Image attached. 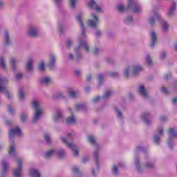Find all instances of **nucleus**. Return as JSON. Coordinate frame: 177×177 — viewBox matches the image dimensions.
<instances>
[{"mask_svg":"<svg viewBox=\"0 0 177 177\" xmlns=\"http://www.w3.org/2000/svg\"><path fill=\"white\" fill-rule=\"evenodd\" d=\"M32 104L33 106V109L35 110V116L33 118V122H37L38 121V119L39 118V115L42 114V111L41 109H39V106L38 105V102L34 101L32 102Z\"/></svg>","mask_w":177,"mask_h":177,"instance_id":"f257e3e1","label":"nucleus"},{"mask_svg":"<svg viewBox=\"0 0 177 177\" xmlns=\"http://www.w3.org/2000/svg\"><path fill=\"white\" fill-rule=\"evenodd\" d=\"M6 84H8L6 79L0 77V92H4V93H6V95L8 96V99H11L12 97L10 96V94H9V92L6 91V86H5Z\"/></svg>","mask_w":177,"mask_h":177,"instance_id":"f03ea898","label":"nucleus"},{"mask_svg":"<svg viewBox=\"0 0 177 177\" xmlns=\"http://www.w3.org/2000/svg\"><path fill=\"white\" fill-rule=\"evenodd\" d=\"M61 140L62 142H63V143H65V145H66V146H68L69 149H71L73 150L75 157H77V156H78V150L76 149L77 147H75L74 144L69 143L68 141H67V140H66V138L64 137L61 138Z\"/></svg>","mask_w":177,"mask_h":177,"instance_id":"7ed1b4c3","label":"nucleus"},{"mask_svg":"<svg viewBox=\"0 0 177 177\" xmlns=\"http://www.w3.org/2000/svg\"><path fill=\"white\" fill-rule=\"evenodd\" d=\"M132 6L134 8L133 10V13H139L140 12V6H139L137 3H133V0H129L127 9H131Z\"/></svg>","mask_w":177,"mask_h":177,"instance_id":"20e7f679","label":"nucleus"},{"mask_svg":"<svg viewBox=\"0 0 177 177\" xmlns=\"http://www.w3.org/2000/svg\"><path fill=\"white\" fill-rule=\"evenodd\" d=\"M18 162V168L15 169L12 171V175L14 177H21V169L23 167V164L21 163V161L20 160H17Z\"/></svg>","mask_w":177,"mask_h":177,"instance_id":"39448f33","label":"nucleus"},{"mask_svg":"<svg viewBox=\"0 0 177 177\" xmlns=\"http://www.w3.org/2000/svg\"><path fill=\"white\" fill-rule=\"evenodd\" d=\"M92 17L95 21L90 19L88 21V24L89 27H92L93 28H96V27H97V23H99V17H97V16H96V15L95 14L92 15Z\"/></svg>","mask_w":177,"mask_h":177,"instance_id":"423d86ee","label":"nucleus"},{"mask_svg":"<svg viewBox=\"0 0 177 177\" xmlns=\"http://www.w3.org/2000/svg\"><path fill=\"white\" fill-rule=\"evenodd\" d=\"M14 136H21V130L19 127L9 131V138H14Z\"/></svg>","mask_w":177,"mask_h":177,"instance_id":"0eeeda50","label":"nucleus"},{"mask_svg":"<svg viewBox=\"0 0 177 177\" xmlns=\"http://www.w3.org/2000/svg\"><path fill=\"white\" fill-rule=\"evenodd\" d=\"M77 21H79L80 26L82 30V37H84L86 30H85V26H84V24L82 23V15L79 14L77 16Z\"/></svg>","mask_w":177,"mask_h":177,"instance_id":"6e6552de","label":"nucleus"},{"mask_svg":"<svg viewBox=\"0 0 177 177\" xmlns=\"http://www.w3.org/2000/svg\"><path fill=\"white\" fill-rule=\"evenodd\" d=\"M88 8H90L91 9H93V8H95V10L96 12H97L99 13V12L102 11V8H100V7H99V6H97L96 4V2H95V1L93 0H91V2L88 3Z\"/></svg>","mask_w":177,"mask_h":177,"instance_id":"1a4fd4ad","label":"nucleus"},{"mask_svg":"<svg viewBox=\"0 0 177 177\" xmlns=\"http://www.w3.org/2000/svg\"><path fill=\"white\" fill-rule=\"evenodd\" d=\"M138 92L143 97H147V93L146 92V88H145V86H143V85H141L140 86Z\"/></svg>","mask_w":177,"mask_h":177,"instance_id":"9d476101","label":"nucleus"},{"mask_svg":"<svg viewBox=\"0 0 177 177\" xmlns=\"http://www.w3.org/2000/svg\"><path fill=\"white\" fill-rule=\"evenodd\" d=\"M151 43L150 44V46L153 47L156 44V41H157V35H156L155 32H152L151 33Z\"/></svg>","mask_w":177,"mask_h":177,"instance_id":"9b49d317","label":"nucleus"},{"mask_svg":"<svg viewBox=\"0 0 177 177\" xmlns=\"http://www.w3.org/2000/svg\"><path fill=\"white\" fill-rule=\"evenodd\" d=\"M142 70H143V68H142V66H134L133 67V75H136L138 74V73H140V71H142Z\"/></svg>","mask_w":177,"mask_h":177,"instance_id":"f8f14e48","label":"nucleus"},{"mask_svg":"<svg viewBox=\"0 0 177 177\" xmlns=\"http://www.w3.org/2000/svg\"><path fill=\"white\" fill-rule=\"evenodd\" d=\"M28 35L31 37L32 38H35V37H38V31L35 29H31L28 31Z\"/></svg>","mask_w":177,"mask_h":177,"instance_id":"ddd939ff","label":"nucleus"},{"mask_svg":"<svg viewBox=\"0 0 177 177\" xmlns=\"http://www.w3.org/2000/svg\"><path fill=\"white\" fill-rule=\"evenodd\" d=\"M30 176L41 177V174L38 172V170H37V169H32L30 170Z\"/></svg>","mask_w":177,"mask_h":177,"instance_id":"4468645a","label":"nucleus"},{"mask_svg":"<svg viewBox=\"0 0 177 177\" xmlns=\"http://www.w3.org/2000/svg\"><path fill=\"white\" fill-rule=\"evenodd\" d=\"M55 153V151L54 149H50L45 153L44 157L45 158H49V157H52Z\"/></svg>","mask_w":177,"mask_h":177,"instance_id":"2eb2a0df","label":"nucleus"},{"mask_svg":"<svg viewBox=\"0 0 177 177\" xmlns=\"http://www.w3.org/2000/svg\"><path fill=\"white\" fill-rule=\"evenodd\" d=\"M76 120L74 118V115H72L71 117H69L66 119V124H75Z\"/></svg>","mask_w":177,"mask_h":177,"instance_id":"dca6fc26","label":"nucleus"},{"mask_svg":"<svg viewBox=\"0 0 177 177\" xmlns=\"http://www.w3.org/2000/svg\"><path fill=\"white\" fill-rule=\"evenodd\" d=\"M26 70L28 71H31L32 70V60L29 59L26 64Z\"/></svg>","mask_w":177,"mask_h":177,"instance_id":"f3484780","label":"nucleus"},{"mask_svg":"<svg viewBox=\"0 0 177 177\" xmlns=\"http://www.w3.org/2000/svg\"><path fill=\"white\" fill-rule=\"evenodd\" d=\"M55 63H56V58H55V56L52 55L50 57V62L49 64L50 70H52V67L55 65Z\"/></svg>","mask_w":177,"mask_h":177,"instance_id":"a211bd4d","label":"nucleus"},{"mask_svg":"<svg viewBox=\"0 0 177 177\" xmlns=\"http://www.w3.org/2000/svg\"><path fill=\"white\" fill-rule=\"evenodd\" d=\"M176 9V3H174L173 6L171 7L169 12H168V16H171V15H173L174 12H175Z\"/></svg>","mask_w":177,"mask_h":177,"instance_id":"6ab92c4d","label":"nucleus"},{"mask_svg":"<svg viewBox=\"0 0 177 177\" xmlns=\"http://www.w3.org/2000/svg\"><path fill=\"white\" fill-rule=\"evenodd\" d=\"M169 136L171 138H176L177 137V133L175 131V130L172 128H170L169 130Z\"/></svg>","mask_w":177,"mask_h":177,"instance_id":"aec40b11","label":"nucleus"},{"mask_svg":"<svg viewBox=\"0 0 177 177\" xmlns=\"http://www.w3.org/2000/svg\"><path fill=\"white\" fill-rule=\"evenodd\" d=\"M57 117L55 118V122H57V120H62L63 121V116L62 115V113L59 111H56Z\"/></svg>","mask_w":177,"mask_h":177,"instance_id":"412c9836","label":"nucleus"},{"mask_svg":"<svg viewBox=\"0 0 177 177\" xmlns=\"http://www.w3.org/2000/svg\"><path fill=\"white\" fill-rule=\"evenodd\" d=\"M5 44L6 45L10 44V39L9 38V33L8 32H5Z\"/></svg>","mask_w":177,"mask_h":177,"instance_id":"4be33fe9","label":"nucleus"},{"mask_svg":"<svg viewBox=\"0 0 177 177\" xmlns=\"http://www.w3.org/2000/svg\"><path fill=\"white\" fill-rule=\"evenodd\" d=\"M79 44L80 46H84L86 52H89V46H88L86 43H83L81 40H79Z\"/></svg>","mask_w":177,"mask_h":177,"instance_id":"5701e85b","label":"nucleus"},{"mask_svg":"<svg viewBox=\"0 0 177 177\" xmlns=\"http://www.w3.org/2000/svg\"><path fill=\"white\" fill-rule=\"evenodd\" d=\"M7 171H8V164H6L5 162H3L1 174H6Z\"/></svg>","mask_w":177,"mask_h":177,"instance_id":"b1692460","label":"nucleus"},{"mask_svg":"<svg viewBox=\"0 0 177 177\" xmlns=\"http://www.w3.org/2000/svg\"><path fill=\"white\" fill-rule=\"evenodd\" d=\"M41 84H49L50 82V79L49 77H44L40 80Z\"/></svg>","mask_w":177,"mask_h":177,"instance_id":"393cba45","label":"nucleus"},{"mask_svg":"<svg viewBox=\"0 0 177 177\" xmlns=\"http://www.w3.org/2000/svg\"><path fill=\"white\" fill-rule=\"evenodd\" d=\"M149 118V114L144 113L142 115V120H144L145 122L147 124V125H149L150 124V121L147 119Z\"/></svg>","mask_w":177,"mask_h":177,"instance_id":"a878e982","label":"nucleus"},{"mask_svg":"<svg viewBox=\"0 0 177 177\" xmlns=\"http://www.w3.org/2000/svg\"><path fill=\"white\" fill-rule=\"evenodd\" d=\"M94 158L96 161L97 167L99 168V153L97 152L94 153Z\"/></svg>","mask_w":177,"mask_h":177,"instance_id":"bb28decb","label":"nucleus"},{"mask_svg":"<svg viewBox=\"0 0 177 177\" xmlns=\"http://www.w3.org/2000/svg\"><path fill=\"white\" fill-rule=\"evenodd\" d=\"M75 109L77 111H80V110H84V109H85V105L80 104H77Z\"/></svg>","mask_w":177,"mask_h":177,"instance_id":"cd10ccee","label":"nucleus"},{"mask_svg":"<svg viewBox=\"0 0 177 177\" xmlns=\"http://www.w3.org/2000/svg\"><path fill=\"white\" fill-rule=\"evenodd\" d=\"M19 99H21V100H23V99H24L25 97L24 92L23 91V90H21V88H20L19 91Z\"/></svg>","mask_w":177,"mask_h":177,"instance_id":"c85d7f7f","label":"nucleus"},{"mask_svg":"<svg viewBox=\"0 0 177 177\" xmlns=\"http://www.w3.org/2000/svg\"><path fill=\"white\" fill-rule=\"evenodd\" d=\"M113 92L110 91H106L103 96L104 99H107V97H110L111 96Z\"/></svg>","mask_w":177,"mask_h":177,"instance_id":"c756f323","label":"nucleus"},{"mask_svg":"<svg viewBox=\"0 0 177 177\" xmlns=\"http://www.w3.org/2000/svg\"><path fill=\"white\" fill-rule=\"evenodd\" d=\"M10 66L13 70H15L16 67V59L15 58H12L10 61Z\"/></svg>","mask_w":177,"mask_h":177,"instance_id":"7c9ffc66","label":"nucleus"},{"mask_svg":"<svg viewBox=\"0 0 177 177\" xmlns=\"http://www.w3.org/2000/svg\"><path fill=\"white\" fill-rule=\"evenodd\" d=\"M88 142L91 145H96V141L95 140V138L92 136H88Z\"/></svg>","mask_w":177,"mask_h":177,"instance_id":"2f4dec72","label":"nucleus"},{"mask_svg":"<svg viewBox=\"0 0 177 177\" xmlns=\"http://www.w3.org/2000/svg\"><path fill=\"white\" fill-rule=\"evenodd\" d=\"M146 62L148 66H151V64H153V61L151 60V57H150V55L147 56Z\"/></svg>","mask_w":177,"mask_h":177,"instance_id":"473e14b6","label":"nucleus"},{"mask_svg":"<svg viewBox=\"0 0 177 177\" xmlns=\"http://www.w3.org/2000/svg\"><path fill=\"white\" fill-rule=\"evenodd\" d=\"M39 71H44L45 70V62L41 61L40 66H39Z\"/></svg>","mask_w":177,"mask_h":177,"instance_id":"72a5a7b5","label":"nucleus"},{"mask_svg":"<svg viewBox=\"0 0 177 177\" xmlns=\"http://www.w3.org/2000/svg\"><path fill=\"white\" fill-rule=\"evenodd\" d=\"M8 154H15V145H10V149L8 150Z\"/></svg>","mask_w":177,"mask_h":177,"instance_id":"f704fd0d","label":"nucleus"},{"mask_svg":"<svg viewBox=\"0 0 177 177\" xmlns=\"http://www.w3.org/2000/svg\"><path fill=\"white\" fill-rule=\"evenodd\" d=\"M0 64L1 68H6V65L5 64V61L3 60V58L0 59Z\"/></svg>","mask_w":177,"mask_h":177,"instance_id":"c9c22d12","label":"nucleus"},{"mask_svg":"<svg viewBox=\"0 0 177 177\" xmlns=\"http://www.w3.org/2000/svg\"><path fill=\"white\" fill-rule=\"evenodd\" d=\"M44 139L47 142V143H50V137L49 136V134L45 133Z\"/></svg>","mask_w":177,"mask_h":177,"instance_id":"e433bc0d","label":"nucleus"},{"mask_svg":"<svg viewBox=\"0 0 177 177\" xmlns=\"http://www.w3.org/2000/svg\"><path fill=\"white\" fill-rule=\"evenodd\" d=\"M64 150H59L58 151V156L59 158H63L64 157Z\"/></svg>","mask_w":177,"mask_h":177,"instance_id":"4c0bfd02","label":"nucleus"},{"mask_svg":"<svg viewBox=\"0 0 177 177\" xmlns=\"http://www.w3.org/2000/svg\"><path fill=\"white\" fill-rule=\"evenodd\" d=\"M26 120H27V115H26L25 113H22L21 115V121L22 122H25Z\"/></svg>","mask_w":177,"mask_h":177,"instance_id":"58836bf2","label":"nucleus"},{"mask_svg":"<svg viewBox=\"0 0 177 177\" xmlns=\"http://www.w3.org/2000/svg\"><path fill=\"white\" fill-rule=\"evenodd\" d=\"M169 28V25L168 24H167V22H165L162 24V29L164 31H167Z\"/></svg>","mask_w":177,"mask_h":177,"instance_id":"ea45409f","label":"nucleus"},{"mask_svg":"<svg viewBox=\"0 0 177 177\" xmlns=\"http://www.w3.org/2000/svg\"><path fill=\"white\" fill-rule=\"evenodd\" d=\"M69 95H70L71 97L75 98V96H77V92H75L74 91H71L69 92Z\"/></svg>","mask_w":177,"mask_h":177,"instance_id":"a19ab883","label":"nucleus"},{"mask_svg":"<svg viewBox=\"0 0 177 177\" xmlns=\"http://www.w3.org/2000/svg\"><path fill=\"white\" fill-rule=\"evenodd\" d=\"M112 171L113 172V174H115V175H117L118 174V168H117V166L113 165L112 168Z\"/></svg>","mask_w":177,"mask_h":177,"instance_id":"79ce46f5","label":"nucleus"},{"mask_svg":"<svg viewBox=\"0 0 177 177\" xmlns=\"http://www.w3.org/2000/svg\"><path fill=\"white\" fill-rule=\"evenodd\" d=\"M154 142L156 143V145H158V143H160V136L157 135L154 136Z\"/></svg>","mask_w":177,"mask_h":177,"instance_id":"37998d69","label":"nucleus"},{"mask_svg":"<svg viewBox=\"0 0 177 177\" xmlns=\"http://www.w3.org/2000/svg\"><path fill=\"white\" fill-rule=\"evenodd\" d=\"M117 9L119 12H124V6L122 4H120L118 6Z\"/></svg>","mask_w":177,"mask_h":177,"instance_id":"c03bdc74","label":"nucleus"},{"mask_svg":"<svg viewBox=\"0 0 177 177\" xmlns=\"http://www.w3.org/2000/svg\"><path fill=\"white\" fill-rule=\"evenodd\" d=\"M129 70H131V68H128L127 69H126V70L124 71V77H126V78H128V77H129Z\"/></svg>","mask_w":177,"mask_h":177,"instance_id":"a18cd8bd","label":"nucleus"},{"mask_svg":"<svg viewBox=\"0 0 177 177\" xmlns=\"http://www.w3.org/2000/svg\"><path fill=\"white\" fill-rule=\"evenodd\" d=\"M71 7L75 8V0H69Z\"/></svg>","mask_w":177,"mask_h":177,"instance_id":"49530a36","label":"nucleus"},{"mask_svg":"<svg viewBox=\"0 0 177 177\" xmlns=\"http://www.w3.org/2000/svg\"><path fill=\"white\" fill-rule=\"evenodd\" d=\"M145 165H146L147 168H153V167H154V165L151 162H147V163H146Z\"/></svg>","mask_w":177,"mask_h":177,"instance_id":"de8ad7c7","label":"nucleus"},{"mask_svg":"<svg viewBox=\"0 0 177 177\" xmlns=\"http://www.w3.org/2000/svg\"><path fill=\"white\" fill-rule=\"evenodd\" d=\"M154 23H156L154 18H151L149 19V26H154Z\"/></svg>","mask_w":177,"mask_h":177,"instance_id":"09e8293b","label":"nucleus"},{"mask_svg":"<svg viewBox=\"0 0 177 177\" xmlns=\"http://www.w3.org/2000/svg\"><path fill=\"white\" fill-rule=\"evenodd\" d=\"M103 78H104L103 75L100 74L98 75V80L100 81V84H102V82H103Z\"/></svg>","mask_w":177,"mask_h":177,"instance_id":"8fccbe9b","label":"nucleus"},{"mask_svg":"<svg viewBox=\"0 0 177 177\" xmlns=\"http://www.w3.org/2000/svg\"><path fill=\"white\" fill-rule=\"evenodd\" d=\"M133 19L132 18V17H128L126 19V24H128V23H129V21H133Z\"/></svg>","mask_w":177,"mask_h":177,"instance_id":"3c124183","label":"nucleus"},{"mask_svg":"<svg viewBox=\"0 0 177 177\" xmlns=\"http://www.w3.org/2000/svg\"><path fill=\"white\" fill-rule=\"evenodd\" d=\"M71 45H73V41L71 40H68L67 44H66V48H70V46H71Z\"/></svg>","mask_w":177,"mask_h":177,"instance_id":"603ef678","label":"nucleus"},{"mask_svg":"<svg viewBox=\"0 0 177 177\" xmlns=\"http://www.w3.org/2000/svg\"><path fill=\"white\" fill-rule=\"evenodd\" d=\"M8 113H9V114H14L15 109H12V107L9 106L8 107Z\"/></svg>","mask_w":177,"mask_h":177,"instance_id":"864d4df0","label":"nucleus"},{"mask_svg":"<svg viewBox=\"0 0 177 177\" xmlns=\"http://www.w3.org/2000/svg\"><path fill=\"white\" fill-rule=\"evenodd\" d=\"M21 77H23V75L21 73H19L16 75L15 78L18 81V80H20V78H21Z\"/></svg>","mask_w":177,"mask_h":177,"instance_id":"5fc2aeb1","label":"nucleus"},{"mask_svg":"<svg viewBox=\"0 0 177 177\" xmlns=\"http://www.w3.org/2000/svg\"><path fill=\"white\" fill-rule=\"evenodd\" d=\"M99 100H100V97L97 96V97L93 98V102H99Z\"/></svg>","mask_w":177,"mask_h":177,"instance_id":"6e6d98bb","label":"nucleus"},{"mask_svg":"<svg viewBox=\"0 0 177 177\" xmlns=\"http://www.w3.org/2000/svg\"><path fill=\"white\" fill-rule=\"evenodd\" d=\"M115 111L119 117H122V113H121V111H118V109H115Z\"/></svg>","mask_w":177,"mask_h":177,"instance_id":"4d7b16f0","label":"nucleus"},{"mask_svg":"<svg viewBox=\"0 0 177 177\" xmlns=\"http://www.w3.org/2000/svg\"><path fill=\"white\" fill-rule=\"evenodd\" d=\"M110 75L111 77H118V74L115 72H111Z\"/></svg>","mask_w":177,"mask_h":177,"instance_id":"13d9d810","label":"nucleus"},{"mask_svg":"<svg viewBox=\"0 0 177 177\" xmlns=\"http://www.w3.org/2000/svg\"><path fill=\"white\" fill-rule=\"evenodd\" d=\"M73 172H75V174H78L80 172V169H78V167H73Z\"/></svg>","mask_w":177,"mask_h":177,"instance_id":"bf43d9fd","label":"nucleus"},{"mask_svg":"<svg viewBox=\"0 0 177 177\" xmlns=\"http://www.w3.org/2000/svg\"><path fill=\"white\" fill-rule=\"evenodd\" d=\"M93 53V55H97V53H99V48H95Z\"/></svg>","mask_w":177,"mask_h":177,"instance_id":"052dcab7","label":"nucleus"},{"mask_svg":"<svg viewBox=\"0 0 177 177\" xmlns=\"http://www.w3.org/2000/svg\"><path fill=\"white\" fill-rule=\"evenodd\" d=\"M92 80V76H91V75H89L86 79V81H87V82H89V81H91Z\"/></svg>","mask_w":177,"mask_h":177,"instance_id":"680f3d73","label":"nucleus"},{"mask_svg":"<svg viewBox=\"0 0 177 177\" xmlns=\"http://www.w3.org/2000/svg\"><path fill=\"white\" fill-rule=\"evenodd\" d=\"M161 91L163 93H168V90L165 88H162Z\"/></svg>","mask_w":177,"mask_h":177,"instance_id":"e2e57ef3","label":"nucleus"},{"mask_svg":"<svg viewBox=\"0 0 177 177\" xmlns=\"http://www.w3.org/2000/svg\"><path fill=\"white\" fill-rule=\"evenodd\" d=\"M169 77H171V73L165 75V80H167L168 78H169Z\"/></svg>","mask_w":177,"mask_h":177,"instance_id":"0e129e2a","label":"nucleus"},{"mask_svg":"<svg viewBox=\"0 0 177 177\" xmlns=\"http://www.w3.org/2000/svg\"><path fill=\"white\" fill-rule=\"evenodd\" d=\"M166 120H167V117H165V116L160 117V121H165Z\"/></svg>","mask_w":177,"mask_h":177,"instance_id":"69168bd1","label":"nucleus"},{"mask_svg":"<svg viewBox=\"0 0 177 177\" xmlns=\"http://www.w3.org/2000/svg\"><path fill=\"white\" fill-rule=\"evenodd\" d=\"M176 102H177V98L176 97H174V98L172 99L173 104H175V103H176Z\"/></svg>","mask_w":177,"mask_h":177,"instance_id":"338daca9","label":"nucleus"},{"mask_svg":"<svg viewBox=\"0 0 177 177\" xmlns=\"http://www.w3.org/2000/svg\"><path fill=\"white\" fill-rule=\"evenodd\" d=\"M167 56V55L165 54V52H163L162 53V56H161V59H165V57Z\"/></svg>","mask_w":177,"mask_h":177,"instance_id":"774afa93","label":"nucleus"}]
</instances>
